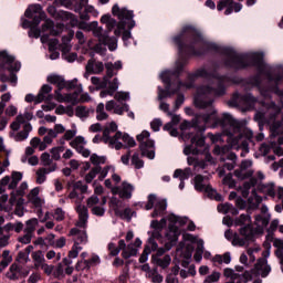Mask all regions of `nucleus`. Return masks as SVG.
<instances>
[{
	"label": "nucleus",
	"mask_w": 283,
	"mask_h": 283,
	"mask_svg": "<svg viewBox=\"0 0 283 283\" xmlns=\"http://www.w3.org/2000/svg\"><path fill=\"white\" fill-rule=\"evenodd\" d=\"M179 60L184 56L182 64H178V73L182 71V65L187 63L189 56H202L205 54H220L224 67L232 70H244V67H255L258 74L250 78L253 87H259L261 96L264 98L260 102L258 97L251 93L244 95L234 93L228 105L230 107H242L245 111L255 109V105L261 103L263 109L258 111L254 119L258 120L260 129L262 125H270V144H262L260 153L266 156L277 145H283V119L275 120L280 116L282 108L271 101V92L276 96H283V65L271 66L264 62V53L250 52L238 53L235 50L210 42L206 38H186V43L182 44L179 38Z\"/></svg>",
	"instance_id": "obj_1"
},
{
	"label": "nucleus",
	"mask_w": 283,
	"mask_h": 283,
	"mask_svg": "<svg viewBox=\"0 0 283 283\" xmlns=\"http://www.w3.org/2000/svg\"><path fill=\"white\" fill-rule=\"evenodd\" d=\"M188 78L190 81H196V78H207V86H199L197 88V95L195 96L193 103L195 106L199 109H210L208 114H199L192 119V122H185L180 125L181 132H186V136H188L190 140V145L186 146L184 149V154L186 156H198L200 154H206L205 160L209 163V165H216V159L209 153V145H207V137L205 136V132H207V127L211 129H216V127H221L222 125H218L213 127V123H211V118L216 116L217 120H222L224 116H231V114L223 113L221 117H218V111L213 108V96H224L227 94V85H231V77L229 75H220L217 70H211L210 67L202 66L197 69L195 72L188 74ZM187 129H193L195 133L187 132ZM222 136H227L224 130L222 134H213L208 133V138L211 143H222Z\"/></svg>",
	"instance_id": "obj_2"
},
{
	"label": "nucleus",
	"mask_w": 283,
	"mask_h": 283,
	"mask_svg": "<svg viewBox=\"0 0 283 283\" xmlns=\"http://www.w3.org/2000/svg\"><path fill=\"white\" fill-rule=\"evenodd\" d=\"M211 123V127L221 125L223 134L227 136L228 145L222 147L217 145L213 148L214 156H221V163H226L222 168H219V177L222 178L227 171H233L235 169L238 156L231 149H235L237 151L241 149L240 156L242 158L249 154V143H253V130L247 127V123L238 120L231 115H224L222 120L217 119L216 115H212Z\"/></svg>",
	"instance_id": "obj_3"
},
{
	"label": "nucleus",
	"mask_w": 283,
	"mask_h": 283,
	"mask_svg": "<svg viewBox=\"0 0 283 283\" xmlns=\"http://www.w3.org/2000/svg\"><path fill=\"white\" fill-rule=\"evenodd\" d=\"M75 211L78 216L76 228H72L69 235H72L74 244L69 252V258L74 260L78 258V253L83 251V245L87 244V221L90 220V210L87 206L77 203Z\"/></svg>",
	"instance_id": "obj_4"
},
{
	"label": "nucleus",
	"mask_w": 283,
	"mask_h": 283,
	"mask_svg": "<svg viewBox=\"0 0 283 283\" xmlns=\"http://www.w3.org/2000/svg\"><path fill=\"white\" fill-rule=\"evenodd\" d=\"M261 212L263 214H258L255 217V229L241 228L240 235L242 237L234 234L232 239L233 247H247L249 242H253L255 240V235H262V233H264V229H266L269 221L271 220V214H269V208L266 206H262Z\"/></svg>",
	"instance_id": "obj_5"
},
{
	"label": "nucleus",
	"mask_w": 283,
	"mask_h": 283,
	"mask_svg": "<svg viewBox=\"0 0 283 283\" xmlns=\"http://www.w3.org/2000/svg\"><path fill=\"white\" fill-rule=\"evenodd\" d=\"M184 240L179 242L178 248L181 249V266L187 269L191 264V258H193L195 262H202V255H205V240L198 239L193 234L184 233ZM197 243V248L193 254L195 244Z\"/></svg>",
	"instance_id": "obj_6"
},
{
	"label": "nucleus",
	"mask_w": 283,
	"mask_h": 283,
	"mask_svg": "<svg viewBox=\"0 0 283 283\" xmlns=\"http://www.w3.org/2000/svg\"><path fill=\"white\" fill-rule=\"evenodd\" d=\"M265 176L263 171H258L256 175L252 178H250L249 181H245L243 186L240 188L241 196L243 198H249V193L253 187H258V191L260 193H263L265 198H275V184H262V180H264Z\"/></svg>",
	"instance_id": "obj_7"
},
{
	"label": "nucleus",
	"mask_w": 283,
	"mask_h": 283,
	"mask_svg": "<svg viewBox=\"0 0 283 283\" xmlns=\"http://www.w3.org/2000/svg\"><path fill=\"white\" fill-rule=\"evenodd\" d=\"M48 83L51 85H56L57 90L54 92V98L57 103H71L76 105L78 103V93H66L62 94L61 91L65 90L66 81L61 75H50L48 76Z\"/></svg>",
	"instance_id": "obj_8"
},
{
	"label": "nucleus",
	"mask_w": 283,
	"mask_h": 283,
	"mask_svg": "<svg viewBox=\"0 0 283 283\" xmlns=\"http://www.w3.org/2000/svg\"><path fill=\"white\" fill-rule=\"evenodd\" d=\"M271 255L269 250L263 252V258L259 259L254 269L251 271H245L242 274L244 282H251V280H255V277H268L269 273H271V265H269V261L266 258Z\"/></svg>",
	"instance_id": "obj_9"
},
{
	"label": "nucleus",
	"mask_w": 283,
	"mask_h": 283,
	"mask_svg": "<svg viewBox=\"0 0 283 283\" xmlns=\"http://www.w3.org/2000/svg\"><path fill=\"white\" fill-rule=\"evenodd\" d=\"M63 28L64 25L62 23L54 24V21L46 19L41 29L36 27L31 28L29 30V36L31 39H39L41 32H50L51 36H59V34L63 33Z\"/></svg>",
	"instance_id": "obj_10"
},
{
	"label": "nucleus",
	"mask_w": 283,
	"mask_h": 283,
	"mask_svg": "<svg viewBox=\"0 0 283 283\" xmlns=\"http://www.w3.org/2000/svg\"><path fill=\"white\" fill-rule=\"evenodd\" d=\"M159 109H161V112H165V114H167V116H170V118H171V120L164 126V130L168 132L170 134V136L177 138V136H178V115H176V111L178 109V98L175 99V108L172 112L169 111V104H167L165 102L160 103Z\"/></svg>",
	"instance_id": "obj_11"
},
{
	"label": "nucleus",
	"mask_w": 283,
	"mask_h": 283,
	"mask_svg": "<svg viewBox=\"0 0 283 283\" xmlns=\"http://www.w3.org/2000/svg\"><path fill=\"white\" fill-rule=\"evenodd\" d=\"M193 185L196 191H205L208 198L211 200H216L217 202H222L224 198L222 195L218 193V191L209 185V179L207 177H202L201 175H197L193 179Z\"/></svg>",
	"instance_id": "obj_12"
},
{
	"label": "nucleus",
	"mask_w": 283,
	"mask_h": 283,
	"mask_svg": "<svg viewBox=\"0 0 283 283\" xmlns=\"http://www.w3.org/2000/svg\"><path fill=\"white\" fill-rule=\"evenodd\" d=\"M149 132L144 130L142 134L137 135V140L139 143L142 156L149 158V160H154V158H156V151L154 150V140L149 139Z\"/></svg>",
	"instance_id": "obj_13"
},
{
	"label": "nucleus",
	"mask_w": 283,
	"mask_h": 283,
	"mask_svg": "<svg viewBox=\"0 0 283 283\" xmlns=\"http://www.w3.org/2000/svg\"><path fill=\"white\" fill-rule=\"evenodd\" d=\"M168 229L166 232V240L168 242L165 244L166 251H170L171 247H175L178 242V217L176 214H170L167 218Z\"/></svg>",
	"instance_id": "obj_14"
},
{
	"label": "nucleus",
	"mask_w": 283,
	"mask_h": 283,
	"mask_svg": "<svg viewBox=\"0 0 283 283\" xmlns=\"http://www.w3.org/2000/svg\"><path fill=\"white\" fill-rule=\"evenodd\" d=\"M86 205L88 209H91V213H93V216L103 218V216H105V205H107V197H103L101 201L96 195H93L86 200Z\"/></svg>",
	"instance_id": "obj_15"
},
{
	"label": "nucleus",
	"mask_w": 283,
	"mask_h": 283,
	"mask_svg": "<svg viewBox=\"0 0 283 283\" xmlns=\"http://www.w3.org/2000/svg\"><path fill=\"white\" fill-rule=\"evenodd\" d=\"M21 180H23V174L19 171H12L11 176H4L0 180V196L1 193H4V187H8V189L10 190H14V188L19 186Z\"/></svg>",
	"instance_id": "obj_16"
},
{
	"label": "nucleus",
	"mask_w": 283,
	"mask_h": 283,
	"mask_svg": "<svg viewBox=\"0 0 283 283\" xmlns=\"http://www.w3.org/2000/svg\"><path fill=\"white\" fill-rule=\"evenodd\" d=\"M112 12L114 17H117L119 19V21H130V23L128 24L129 30H132V28H135L136 22L133 20L134 11L127 10L126 8L120 9L118 4H115L112 8Z\"/></svg>",
	"instance_id": "obj_17"
},
{
	"label": "nucleus",
	"mask_w": 283,
	"mask_h": 283,
	"mask_svg": "<svg viewBox=\"0 0 283 283\" xmlns=\"http://www.w3.org/2000/svg\"><path fill=\"white\" fill-rule=\"evenodd\" d=\"M85 145H87V142L85 140V137L83 136H76L70 142V147L75 149L77 154H81L83 158H90L92 155V151L90 149L85 148Z\"/></svg>",
	"instance_id": "obj_18"
},
{
	"label": "nucleus",
	"mask_w": 283,
	"mask_h": 283,
	"mask_svg": "<svg viewBox=\"0 0 283 283\" xmlns=\"http://www.w3.org/2000/svg\"><path fill=\"white\" fill-rule=\"evenodd\" d=\"M251 167H253V160H242L240 169L234 170L235 178H238L239 180H247V178H253V170H251Z\"/></svg>",
	"instance_id": "obj_19"
},
{
	"label": "nucleus",
	"mask_w": 283,
	"mask_h": 283,
	"mask_svg": "<svg viewBox=\"0 0 283 283\" xmlns=\"http://www.w3.org/2000/svg\"><path fill=\"white\" fill-rule=\"evenodd\" d=\"M112 193L114 196H119V198L129 200V198H132V193H134V185L123 181L120 187L116 186L112 188Z\"/></svg>",
	"instance_id": "obj_20"
},
{
	"label": "nucleus",
	"mask_w": 283,
	"mask_h": 283,
	"mask_svg": "<svg viewBox=\"0 0 283 283\" xmlns=\"http://www.w3.org/2000/svg\"><path fill=\"white\" fill-rule=\"evenodd\" d=\"M28 275H30V271L23 270L17 263H12L6 273V277L11 281L21 280V277H28Z\"/></svg>",
	"instance_id": "obj_21"
},
{
	"label": "nucleus",
	"mask_w": 283,
	"mask_h": 283,
	"mask_svg": "<svg viewBox=\"0 0 283 283\" xmlns=\"http://www.w3.org/2000/svg\"><path fill=\"white\" fill-rule=\"evenodd\" d=\"M105 108L106 112H113V114H116L117 116H123L125 112H129V104L124 103L118 105L114 99H111L106 102Z\"/></svg>",
	"instance_id": "obj_22"
},
{
	"label": "nucleus",
	"mask_w": 283,
	"mask_h": 283,
	"mask_svg": "<svg viewBox=\"0 0 283 283\" xmlns=\"http://www.w3.org/2000/svg\"><path fill=\"white\" fill-rule=\"evenodd\" d=\"M25 191H28V182H22L17 190L11 192V197L9 199L10 205H17V202L21 203L23 201V196H25Z\"/></svg>",
	"instance_id": "obj_23"
},
{
	"label": "nucleus",
	"mask_w": 283,
	"mask_h": 283,
	"mask_svg": "<svg viewBox=\"0 0 283 283\" xmlns=\"http://www.w3.org/2000/svg\"><path fill=\"white\" fill-rule=\"evenodd\" d=\"M57 169V165L53 164L51 165V167L49 168H39L35 172L36 176V184L38 185H43V182H45V180H48V174H52L53 171H55Z\"/></svg>",
	"instance_id": "obj_24"
},
{
	"label": "nucleus",
	"mask_w": 283,
	"mask_h": 283,
	"mask_svg": "<svg viewBox=\"0 0 283 283\" xmlns=\"http://www.w3.org/2000/svg\"><path fill=\"white\" fill-rule=\"evenodd\" d=\"M85 70L87 74H101V72L105 70V65L103 64V62H98L94 59H91L88 60Z\"/></svg>",
	"instance_id": "obj_25"
},
{
	"label": "nucleus",
	"mask_w": 283,
	"mask_h": 283,
	"mask_svg": "<svg viewBox=\"0 0 283 283\" xmlns=\"http://www.w3.org/2000/svg\"><path fill=\"white\" fill-rule=\"evenodd\" d=\"M179 235L181 231H196V223L189 217H178Z\"/></svg>",
	"instance_id": "obj_26"
},
{
	"label": "nucleus",
	"mask_w": 283,
	"mask_h": 283,
	"mask_svg": "<svg viewBox=\"0 0 283 283\" xmlns=\"http://www.w3.org/2000/svg\"><path fill=\"white\" fill-rule=\"evenodd\" d=\"M72 39H74V31H70L67 35L62 36V43L60 45L63 54H67L72 50Z\"/></svg>",
	"instance_id": "obj_27"
},
{
	"label": "nucleus",
	"mask_w": 283,
	"mask_h": 283,
	"mask_svg": "<svg viewBox=\"0 0 283 283\" xmlns=\"http://www.w3.org/2000/svg\"><path fill=\"white\" fill-rule=\"evenodd\" d=\"M30 132H32V125L30 123L23 125V129L15 135L13 138L17 143H23V140H28V136H30Z\"/></svg>",
	"instance_id": "obj_28"
},
{
	"label": "nucleus",
	"mask_w": 283,
	"mask_h": 283,
	"mask_svg": "<svg viewBox=\"0 0 283 283\" xmlns=\"http://www.w3.org/2000/svg\"><path fill=\"white\" fill-rule=\"evenodd\" d=\"M103 140L104 143H107L109 147H112L113 149H116L117 151L123 149L124 147L122 137H116V133L113 137L112 136L104 137Z\"/></svg>",
	"instance_id": "obj_29"
},
{
	"label": "nucleus",
	"mask_w": 283,
	"mask_h": 283,
	"mask_svg": "<svg viewBox=\"0 0 283 283\" xmlns=\"http://www.w3.org/2000/svg\"><path fill=\"white\" fill-rule=\"evenodd\" d=\"M116 138H122L124 149H127V147H136V140H134L127 133L116 132Z\"/></svg>",
	"instance_id": "obj_30"
},
{
	"label": "nucleus",
	"mask_w": 283,
	"mask_h": 283,
	"mask_svg": "<svg viewBox=\"0 0 283 283\" xmlns=\"http://www.w3.org/2000/svg\"><path fill=\"white\" fill-rule=\"evenodd\" d=\"M122 258H124V260H129V258L138 255V248H135L134 243L128 245L125 243V248L122 249Z\"/></svg>",
	"instance_id": "obj_31"
},
{
	"label": "nucleus",
	"mask_w": 283,
	"mask_h": 283,
	"mask_svg": "<svg viewBox=\"0 0 283 283\" xmlns=\"http://www.w3.org/2000/svg\"><path fill=\"white\" fill-rule=\"evenodd\" d=\"M223 277L231 280L230 282H227V283H242L240 281V273H237L235 270L231 268H226L223 270Z\"/></svg>",
	"instance_id": "obj_32"
},
{
	"label": "nucleus",
	"mask_w": 283,
	"mask_h": 283,
	"mask_svg": "<svg viewBox=\"0 0 283 283\" xmlns=\"http://www.w3.org/2000/svg\"><path fill=\"white\" fill-rule=\"evenodd\" d=\"M31 258L34 263V269H41V266H43L45 263V256L41 250L32 252Z\"/></svg>",
	"instance_id": "obj_33"
},
{
	"label": "nucleus",
	"mask_w": 283,
	"mask_h": 283,
	"mask_svg": "<svg viewBox=\"0 0 283 283\" xmlns=\"http://www.w3.org/2000/svg\"><path fill=\"white\" fill-rule=\"evenodd\" d=\"M87 3L88 0H77V3L75 4V12L80 13V19H82V21H90V14L87 11L81 12V10H83Z\"/></svg>",
	"instance_id": "obj_34"
},
{
	"label": "nucleus",
	"mask_w": 283,
	"mask_h": 283,
	"mask_svg": "<svg viewBox=\"0 0 283 283\" xmlns=\"http://www.w3.org/2000/svg\"><path fill=\"white\" fill-rule=\"evenodd\" d=\"M101 44L107 45L111 52H114L118 48V40L114 36L107 35L106 38H101Z\"/></svg>",
	"instance_id": "obj_35"
},
{
	"label": "nucleus",
	"mask_w": 283,
	"mask_h": 283,
	"mask_svg": "<svg viewBox=\"0 0 283 283\" xmlns=\"http://www.w3.org/2000/svg\"><path fill=\"white\" fill-rule=\"evenodd\" d=\"M213 264H231V252H226L223 254H216L212 258Z\"/></svg>",
	"instance_id": "obj_36"
},
{
	"label": "nucleus",
	"mask_w": 283,
	"mask_h": 283,
	"mask_svg": "<svg viewBox=\"0 0 283 283\" xmlns=\"http://www.w3.org/2000/svg\"><path fill=\"white\" fill-rule=\"evenodd\" d=\"M123 249H125V240L123 239L118 241V247H116V243H108L109 255L113 258H116V255H118Z\"/></svg>",
	"instance_id": "obj_37"
},
{
	"label": "nucleus",
	"mask_w": 283,
	"mask_h": 283,
	"mask_svg": "<svg viewBox=\"0 0 283 283\" xmlns=\"http://www.w3.org/2000/svg\"><path fill=\"white\" fill-rule=\"evenodd\" d=\"M12 264V256L10 255V250H4L2 252V260L0 261V273H3L6 271L7 266H10Z\"/></svg>",
	"instance_id": "obj_38"
},
{
	"label": "nucleus",
	"mask_w": 283,
	"mask_h": 283,
	"mask_svg": "<svg viewBox=\"0 0 283 283\" xmlns=\"http://www.w3.org/2000/svg\"><path fill=\"white\" fill-rule=\"evenodd\" d=\"M262 197L258 195V191L255 189H252L251 196L248 198V201L253 209H258L260 205H262Z\"/></svg>",
	"instance_id": "obj_39"
},
{
	"label": "nucleus",
	"mask_w": 283,
	"mask_h": 283,
	"mask_svg": "<svg viewBox=\"0 0 283 283\" xmlns=\"http://www.w3.org/2000/svg\"><path fill=\"white\" fill-rule=\"evenodd\" d=\"M166 209H167V202H165V200L158 199V201L155 205V210L151 213V218H158V216H163Z\"/></svg>",
	"instance_id": "obj_40"
},
{
	"label": "nucleus",
	"mask_w": 283,
	"mask_h": 283,
	"mask_svg": "<svg viewBox=\"0 0 283 283\" xmlns=\"http://www.w3.org/2000/svg\"><path fill=\"white\" fill-rule=\"evenodd\" d=\"M237 224H240L242 229H254L251 224V214H241L237 220Z\"/></svg>",
	"instance_id": "obj_41"
},
{
	"label": "nucleus",
	"mask_w": 283,
	"mask_h": 283,
	"mask_svg": "<svg viewBox=\"0 0 283 283\" xmlns=\"http://www.w3.org/2000/svg\"><path fill=\"white\" fill-rule=\"evenodd\" d=\"M64 90H77L75 93L77 94V103H78V95L83 92V86L78 84V80L74 78L71 81H66Z\"/></svg>",
	"instance_id": "obj_42"
},
{
	"label": "nucleus",
	"mask_w": 283,
	"mask_h": 283,
	"mask_svg": "<svg viewBox=\"0 0 283 283\" xmlns=\"http://www.w3.org/2000/svg\"><path fill=\"white\" fill-rule=\"evenodd\" d=\"M95 114L97 120H107L109 118V115L105 112V104L103 103L96 106Z\"/></svg>",
	"instance_id": "obj_43"
},
{
	"label": "nucleus",
	"mask_w": 283,
	"mask_h": 283,
	"mask_svg": "<svg viewBox=\"0 0 283 283\" xmlns=\"http://www.w3.org/2000/svg\"><path fill=\"white\" fill-rule=\"evenodd\" d=\"M175 78H178V73L176 72L165 71L164 73H161V81L166 85H171Z\"/></svg>",
	"instance_id": "obj_44"
},
{
	"label": "nucleus",
	"mask_w": 283,
	"mask_h": 283,
	"mask_svg": "<svg viewBox=\"0 0 283 283\" xmlns=\"http://www.w3.org/2000/svg\"><path fill=\"white\" fill-rule=\"evenodd\" d=\"M36 227H39V219L33 218L27 221V227L24 229V233H29L31 235L34 234V231L36 230Z\"/></svg>",
	"instance_id": "obj_45"
},
{
	"label": "nucleus",
	"mask_w": 283,
	"mask_h": 283,
	"mask_svg": "<svg viewBox=\"0 0 283 283\" xmlns=\"http://www.w3.org/2000/svg\"><path fill=\"white\" fill-rule=\"evenodd\" d=\"M43 8L41 7V4H33L27 9L24 14L27 19H32L33 14H41Z\"/></svg>",
	"instance_id": "obj_46"
},
{
	"label": "nucleus",
	"mask_w": 283,
	"mask_h": 283,
	"mask_svg": "<svg viewBox=\"0 0 283 283\" xmlns=\"http://www.w3.org/2000/svg\"><path fill=\"white\" fill-rule=\"evenodd\" d=\"M65 151V146H55L50 149L52 160L59 161L61 160V154Z\"/></svg>",
	"instance_id": "obj_47"
},
{
	"label": "nucleus",
	"mask_w": 283,
	"mask_h": 283,
	"mask_svg": "<svg viewBox=\"0 0 283 283\" xmlns=\"http://www.w3.org/2000/svg\"><path fill=\"white\" fill-rule=\"evenodd\" d=\"M101 172V166L93 167L88 174L85 175L84 180L87 185H90L96 176Z\"/></svg>",
	"instance_id": "obj_48"
},
{
	"label": "nucleus",
	"mask_w": 283,
	"mask_h": 283,
	"mask_svg": "<svg viewBox=\"0 0 283 283\" xmlns=\"http://www.w3.org/2000/svg\"><path fill=\"white\" fill-rule=\"evenodd\" d=\"M189 176H191V169L178 170V178H180L179 189H185V180H188Z\"/></svg>",
	"instance_id": "obj_49"
},
{
	"label": "nucleus",
	"mask_w": 283,
	"mask_h": 283,
	"mask_svg": "<svg viewBox=\"0 0 283 283\" xmlns=\"http://www.w3.org/2000/svg\"><path fill=\"white\" fill-rule=\"evenodd\" d=\"M21 125H25V117L22 114L15 117V120L10 125L12 132H19L21 129Z\"/></svg>",
	"instance_id": "obj_50"
},
{
	"label": "nucleus",
	"mask_w": 283,
	"mask_h": 283,
	"mask_svg": "<svg viewBox=\"0 0 283 283\" xmlns=\"http://www.w3.org/2000/svg\"><path fill=\"white\" fill-rule=\"evenodd\" d=\"M51 92H52V86L44 84L38 94V103H43V101H45V96Z\"/></svg>",
	"instance_id": "obj_51"
},
{
	"label": "nucleus",
	"mask_w": 283,
	"mask_h": 283,
	"mask_svg": "<svg viewBox=\"0 0 283 283\" xmlns=\"http://www.w3.org/2000/svg\"><path fill=\"white\" fill-rule=\"evenodd\" d=\"M155 264H157V266H160V269H167V266L171 264V256L165 255L164 258H156Z\"/></svg>",
	"instance_id": "obj_52"
},
{
	"label": "nucleus",
	"mask_w": 283,
	"mask_h": 283,
	"mask_svg": "<svg viewBox=\"0 0 283 283\" xmlns=\"http://www.w3.org/2000/svg\"><path fill=\"white\" fill-rule=\"evenodd\" d=\"M90 160L95 167H101L99 165H105V163H107V157L93 154L91 155Z\"/></svg>",
	"instance_id": "obj_53"
},
{
	"label": "nucleus",
	"mask_w": 283,
	"mask_h": 283,
	"mask_svg": "<svg viewBox=\"0 0 283 283\" xmlns=\"http://www.w3.org/2000/svg\"><path fill=\"white\" fill-rule=\"evenodd\" d=\"M118 130V125L116 122H111L103 130V138L109 137V134H114V132Z\"/></svg>",
	"instance_id": "obj_54"
},
{
	"label": "nucleus",
	"mask_w": 283,
	"mask_h": 283,
	"mask_svg": "<svg viewBox=\"0 0 283 283\" xmlns=\"http://www.w3.org/2000/svg\"><path fill=\"white\" fill-rule=\"evenodd\" d=\"M130 163L134 165L135 169H143L145 167V161L140 159V155L138 153H135L132 156Z\"/></svg>",
	"instance_id": "obj_55"
},
{
	"label": "nucleus",
	"mask_w": 283,
	"mask_h": 283,
	"mask_svg": "<svg viewBox=\"0 0 283 283\" xmlns=\"http://www.w3.org/2000/svg\"><path fill=\"white\" fill-rule=\"evenodd\" d=\"M114 171H116V168H114V166H106L104 168H101L98 172V180H105V178H107V174H114Z\"/></svg>",
	"instance_id": "obj_56"
},
{
	"label": "nucleus",
	"mask_w": 283,
	"mask_h": 283,
	"mask_svg": "<svg viewBox=\"0 0 283 283\" xmlns=\"http://www.w3.org/2000/svg\"><path fill=\"white\" fill-rule=\"evenodd\" d=\"M273 247L275 250L276 258H283V240L282 239H274Z\"/></svg>",
	"instance_id": "obj_57"
},
{
	"label": "nucleus",
	"mask_w": 283,
	"mask_h": 283,
	"mask_svg": "<svg viewBox=\"0 0 283 283\" xmlns=\"http://www.w3.org/2000/svg\"><path fill=\"white\" fill-rule=\"evenodd\" d=\"M40 160L43 167H52V165H56V163H53L54 159H52V156H50V153H43L40 157Z\"/></svg>",
	"instance_id": "obj_58"
},
{
	"label": "nucleus",
	"mask_w": 283,
	"mask_h": 283,
	"mask_svg": "<svg viewBox=\"0 0 283 283\" xmlns=\"http://www.w3.org/2000/svg\"><path fill=\"white\" fill-rule=\"evenodd\" d=\"M167 283H178V265L175 264V266L171 270V273H169L166 277Z\"/></svg>",
	"instance_id": "obj_59"
},
{
	"label": "nucleus",
	"mask_w": 283,
	"mask_h": 283,
	"mask_svg": "<svg viewBox=\"0 0 283 283\" xmlns=\"http://www.w3.org/2000/svg\"><path fill=\"white\" fill-rule=\"evenodd\" d=\"M180 277L187 280V277L196 275V265L191 264L188 270H181L179 273Z\"/></svg>",
	"instance_id": "obj_60"
},
{
	"label": "nucleus",
	"mask_w": 283,
	"mask_h": 283,
	"mask_svg": "<svg viewBox=\"0 0 283 283\" xmlns=\"http://www.w3.org/2000/svg\"><path fill=\"white\" fill-rule=\"evenodd\" d=\"M113 96H114L115 101H117V103H123L125 101H129V98H130L129 92H123V91L114 93Z\"/></svg>",
	"instance_id": "obj_61"
},
{
	"label": "nucleus",
	"mask_w": 283,
	"mask_h": 283,
	"mask_svg": "<svg viewBox=\"0 0 283 283\" xmlns=\"http://www.w3.org/2000/svg\"><path fill=\"white\" fill-rule=\"evenodd\" d=\"M148 277H150L153 283H161L163 282V275L158 273L157 269L148 271Z\"/></svg>",
	"instance_id": "obj_62"
},
{
	"label": "nucleus",
	"mask_w": 283,
	"mask_h": 283,
	"mask_svg": "<svg viewBox=\"0 0 283 283\" xmlns=\"http://www.w3.org/2000/svg\"><path fill=\"white\" fill-rule=\"evenodd\" d=\"M75 136H76V130L74 129L65 130L63 137L60 139V144L65 145V140H73Z\"/></svg>",
	"instance_id": "obj_63"
},
{
	"label": "nucleus",
	"mask_w": 283,
	"mask_h": 283,
	"mask_svg": "<svg viewBox=\"0 0 283 283\" xmlns=\"http://www.w3.org/2000/svg\"><path fill=\"white\" fill-rule=\"evenodd\" d=\"M220 272H212L210 275H208L203 283H216V282H219L220 281Z\"/></svg>",
	"instance_id": "obj_64"
}]
</instances>
